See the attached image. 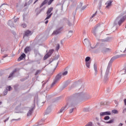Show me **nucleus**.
I'll return each mask as SVG.
<instances>
[{"label":"nucleus","instance_id":"obj_1","mask_svg":"<svg viewBox=\"0 0 126 126\" xmlns=\"http://www.w3.org/2000/svg\"><path fill=\"white\" fill-rule=\"evenodd\" d=\"M118 58H120V55H117L112 57L109 61L105 72V75L104 76V82H106L107 80H108V75L109 74V71H110V68H111V66H112L113 62H114V60L118 59Z\"/></svg>","mask_w":126,"mask_h":126},{"label":"nucleus","instance_id":"obj_2","mask_svg":"<svg viewBox=\"0 0 126 126\" xmlns=\"http://www.w3.org/2000/svg\"><path fill=\"white\" fill-rule=\"evenodd\" d=\"M87 94L83 93H77L73 94V100H77L78 99H83V98H86Z\"/></svg>","mask_w":126,"mask_h":126},{"label":"nucleus","instance_id":"obj_3","mask_svg":"<svg viewBox=\"0 0 126 126\" xmlns=\"http://www.w3.org/2000/svg\"><path fill=\"white\" fill-rule=\"evenodd\" d=\"M53 7H50L48 9V10L46 12L47 16L45 19V20L49 19V18H51L52 17V15H53V13H51L53 11Z\"/></svg>","mask_w":126,"mask_h":126},{"label":"nucleus","instance_id":"obj_4","mask_svg":"<svg viewBox=\"0 0 126 126\" xmlns=\"http://www.w3.org/2000/svg\"><path fill=\"white\" fill-rule=\"evenodd\" d=\"M126 20L125 17H123L122 18H120V17H118L116 18L115 20V22H118V25L121 26L122 24Z\"/></svg>","mask_w":126,"mask_h":126},{"label":"nucleus","instance_id":"obj_5","mask_svg":"<svg viewBox=\"0 0 126 126\" xmlns=\"http://www.w3.org/2000/svg\"><path fill=\"white\" fill-rule=\"evenodd\" d=\"M100 29V24H97L94 27V29L92 31V33H94V36L97 35V33L98 32V30Z\"/></svg>","mask_w":126,"mask_h":126},{"label":"nucleus","instance_id":"obj_6","mask_svg":"<svg viewBox=\"0 0 126 126\" xmlns=\"http://www.w3.org/2000/svg\"><path fill=\"white\" fill-rule=\"evenodd\" d=\"M61 78L62 74H58L55 78V79L54 80V82L51 84V87H53V86H54V85H55V84H56V83H57V82H58V81H59V80H60V79H61Z\"/></svg>","mask_w":126,"mask_h":126},{"label":"nucleus","instance_id":"obj_7","mask_svg":"<svg viewBox=\"0 0 126 126\" xmlns=\"http://www.w3.org/2000/svg\"><path fill=\"white\" fill-rule=\"evenodd\" d=\"M84 44L85 46H87L88 47H90L91 48V44H90V41L87 38H85L84 40Z\"/></svg>","mask_w":126,"mask_h":126},{"label":"nucleus","instance_id":"obj_8","mask_svg":"<svg viewBox=\"0 0 126 126\" xmlns=\"http://www.w3.org/2000/svg\"><path fill=\"white\" fill-rule=\"evenodd\" d=\"M113 2V1L110 0L107 1L105 5L106 6V8H107V9H109V8H110V7H111V6H112V3Z\"/></svg>","mask_w":126,"mask_h":126},{"label":"nucleus","instance_id":"obj_9","mask_svg":"<svg viewBox=\"0 0 126 126\" xmlns=\"http://www.w3.org/2000/svg\"><path fill=\"white\" fill-rule=\"evenodd\" d=\"M33 112H34V107L31 108L29 110V111H28L27 114V117H30V116H32V114L33 113Z\"/></svg>","mask_w":126,"mask_h":126},{"label":"nucleus","instance_id":"obj_10","mask_svg":"<svg viewBox=\"0 0 126 126\" xmlns=\"http://www.w3.org/2000/svg\"><path fill=\"white\" fill-rule=\"evenodd\" d=\"M66 107H67V105H66L64 107H63L58 112V114H61V113H64V112H65V110L67 109Z\"/></svg>","mask_w":126,"mask_h":126},{"label":"nucleus","instance_id":"obj_11","mask_svg":"<svg viewBox=\"0 0 126 126\" xmlns=\"http://www.w3.org/2000/svg\"><path fill=\"white\" fill-rule=\"evenodd\" d=\"M62 29H63V27H61L59 29H58V30H57L56 31H54L53 33V34L54 35H58V34H60V33H61V30H62Z\"/></svg>","mask_w":126,"mask_h":126},{"label":"nucleus","instance_id":"obj_12","mask_svg":"<svg viewBox=\"0 0 126 126\" xmlns=\"http://www.w3.org/2000/svg\"><path fill=\"white\" fill-rule=\"evenodd\" d=\"M31 35H32V32L28 30L25 32V35H24V37H25V36L28 37V36H31Z\"/></svg>","mask_w":126,"mask_h":126},{"label":"nucleus","instance_id":"obj_13","mask_svg":"<svg viewBox=\"0 0 126 126\" xmlns=\"http://www.w3.org/2000/svg\"><path fill=\"white\" fill-rule=\"evenodd\" d=\"M94 75H97V73H98V69H97V65L94 63Z\"/></svg>","mask_w":126,"mask_h":126},{"label":"nucleus","instance_id":"obj_14","mask_svg":"<svg viewBox=\"0 0 126 126\" xmlns=\"http://www.w3.org/2000/svg\"><path fill=\"white\" fill-rule=\"evenodd\" d=\"M17 71L16 69H15L9 75L8 78H11V77H13V75H14V73Z\"/></svg>","mask_w":126,"mask_h":126},{"label":"nucleus","instance_id":"obj_15","mask_svg":"<svg viewBox=\"0 0 126 126\" xmlns=\"http://www.w3.org/2000/svg\"><path fill=\"white\" fill-rule=\"evenodd\" d=\"M26 57V55H25L24 53H23L22 55L20 56V57L18 59V61L19 62H20V61H22V60H23L24 58Z\"/></svg>","mask_w":126,"mask_h":126},{"label":"nucleus","instance_id":"obj_16","mask_svg":"<svg viewBox=\"0 0 126 126\" xmlns=\"http://www.w3.org/2000/svg\"><path fill=\"white\" fill-rule=\"evenodd\" d=\"M31 51V48H30V47L28 46L25 48L24 50V52L25 53V54H27V53L30 52Z\"/></svg>","mask_w":126,"mask_h":126},{"label":"nucleus","instance_id":"obj_17","mask_svg":"<svg viewBox=\"0 0 126 126\" xmlns=\"http://www.w3.org/2000/svg\"><path fill=\"white\" fill-rule=\"evenodd\" d=\"M48 0H44V1L42 2V3L40 6V8H41V7H43V5H45V4H46Z\"/></svg>","mask_w":126,"mask_h":126},{"label":"nucleus","instance_id":"obj_18","mask_svg":"<svg viewBox=\"0 0 126 126\" xmlns=\"http://www.w3.org/2000/svg\"><path fill=\"white\" fill-rule=\"evenodd\" d=\"M111 51V49L110 48H104L102 49V52L103 53H107V52Z\"/></svg>","mask_w":126,"mask_h":126},{"label":"nucleus","instance_id":"obj_19","mask_svg":"<svg viewBox=\"0 0 126 126\" xmlns=\"http://www.w3.org/2000/svg\"><path fill=\"white\" fill-rule=\"evenodd\" d=\"M8 25H9V26H10V27H13V22H12L11 20H9V21L8 22Z\"/></svg>","mask_w":126,"mask_h":126},{"label":"nucleus","instance_id":"obj_20","mask_svg":"<svg viewBox=\"0 0 126 126\" xmlns=\"http://www.w3.org/2000/svg\"><path fill=\"white\" fill-rule=\"evenodd\" d=\"M101 42H102L103 43H106L107 42H110V38L107 37L106 38H105L104 39H102Z\"/></svg>","mask_w":126,"mask_h":126},{"label":"nucleus","instance_id":"obj_21","mask_svg":"<svg viewBox=\"0 0 126 126\" xmlns=\"http://www.w3.org/2000/svg\"><path fill=\"white\" fill-rule=\"evenodd\" d=\"M73 32L71 31H69L67 35V38H70V37H71V36H72V33Z\"/></svg>","mask_w":126,"mask_h":126},{"label":"nucleus","instance_id":"obj_22","mask_svg":"<svg viewBox=\"0 0 126 126\" xmlns=\"http://www.w3.org/2000/svg\"><path fill=\"white\" fill-rule=\"evenodd\" d=\"M126 67L120 71V74H126Z\"/></svg>","mask_w":126,"mask_h":126},{"label":"nucleus","instance_id":"obj_23","mask_svg":"<svg viewBox=\"0 0 126 126\" xmlns=\"http://www.w3.org/2000/svg\"><path fill=\"white\" fill-rule=\"evenodd\" d=\"M49 57H51V56L49 54V53H47L44 56L43 60L45 61V60H47V59H48Z\"/></svg>","mask_w":126,"mask_h":126},{"label":"nucleus","instance_id":"obj_24","mask_svg":"<svg viewBox=\"0 0 126 126\" xmlns=\"http://www.w3.org/2000/svg\"><path fill=\"white\" fill-rule=\"evenodd\" d=\"M90 62H86V65L88 67V68H90Z\"/></svg>","mask_w":126,"mask_h":126},{"label":"nucleus","instance_id":"obj_25","mask_svg":"<svg viewBox=\"0 0 126 126\" xmlns=\"http://www.w3.org/2000/svg\"><path fill=\"white\" fill-rule=\"evenodd\" d=\"M53 53H54V50L51 49L49 50V53H48V54L49 55V56H52V54H53Z\"/></svg>","mask_w":126,"mask_h":126},{"label":"nucleus","instance_id":"obj_26","mask_svg":"<svg viewBox=\"0 0 126 126\" xmlns=\"http://www.w3.org/2000/svg\"><path fill=\"white\" fill-rule=\"evenodd\" d=\"M105 114V116H110L111 115H112V114L111 113V112L110 111H106L104 112Z\"/></svg>","mask_w":126,"mask_h":126},{"label":"nucleus","instance_id":"obj_27","mask_svg":"<svg viewBox=\"0 0 126 126\" xmlns=\"http://www.w3.org/2000/svg\"><path fill=\"white\" fill-rule=\"evenodd\" d=\"M41 70H37L35 73V75H38V74H40L41 73Z\"/></svg>","mask_w":126,"mask_h":126},{"label":"nucleus","instance_id":"obj_28","mask_svg":"<svg viewBox=\"0 0 126 126\" xmlns=\"http://www.w3.org/2000/svg\"><path fill=\"white\" fill-rule=\"evenodd\" d=\"M90 57H87L86 58V59H85V62H90Z\"/></svg>","mask_w":126,"mask_h":126},{"label":"nucleus","instance_id":"obj_29","mask_svg":"<svg viewBox=\"0 0 126 126\" xmlns=\"http://www.w3.org/2000/svg\"><path fill=\"white\" fill-rule=\"evenodd\" d=\"M22 27H23V28H26V27H27V25L25 23L22 24Z\"/></svg>","mask_w":126,"mask_h":126},{"label":"nucleus","instance_id":"obj_30","mask_svg":"<svg viewBox=\"0 0 126 126\" xmlns=\"http://www.w3.org/2000/svg\"><path fill=\"white\" fill-rule=\"evenodd\" d=\"M112 113H113V114H118L119 111L117 110H112Z\"/></svg>","mask_w":126,"mask_h":126},{"label":"nucleus","instance_id":"obj_31","mask_svg":"<svg viewBox=\"0 0 126 126\" xmlns=\"http://www.w3.org/2000/svg\"><path fill=\"white\" fill-rule=\"evenodd\" d=\"M104 120H105V121H108V120H110V117L109 116H105L104 118Z\"/></svg>","mask_w":126,"mask_h":126},{"label":"nucleus","instance_id":"obj_32","mask_svg":"<svg viewBox=\"0 0 126 126\" xmlns=\"http://www.w3.org/2000/svg\"><path fill=\"white\" fill-rule=\"evenodd\" d=\"M59 49H60V44H58L56 46V51H59Z\"/></svg>","mask_w":126,"mask_h":126},{"label":"nucleus","instance_id":"obj_33","mask_svg":"<svg viewBox=\"0 0 126 126\" xmlns=\"http://www.w3.org/2000/svg\"><path fill=\"white\" fill-rule=\"evenodd\" d=\"M100 117H103V116H106V114H105V112H101L100 113Z\"/></svg>","mask_w":126,"mask_h":126},{"label":"nucleus","instance_id":"obj_34","mask_svg":"<svg viewBox=\"0 0 126 126\" xmlns=\"http://www.w3.org/2000/svg\"><path fill=\"white\" fill-rule=\"evenodd\" d=\"M112 123H114V120H110L109 121L106 122V124H112Z\"/></svg>","mask_w":126,"mask_h":126},{"label":"nucleus","instance_id":"obj_35","mask_svg":"<svg viewBox=\"0 0 126 126\" xmlns=\"http://www.w3.org/2000/svg\"><path fill=\"white\" fill-rule=\"evenodd\" d=\"M54 1V0H50L48 2V5H50L52 4V2Z\"/></svg>","mask_w":126,"mask_h":126},{"label":"nucleus","instance_id":"obj_36","mask_svg":"<svg viewBox=\"0 0 126 126\" xmlns=\"http://www.w3.org/2000/svg\"><path fill=\"white\" fill-rule=\"evenodd\" d=\"M62 74L63 76L66 75V74H67V71H65V72H63Z\"/></svg>","mask_w":126,"mask_h":126},{"label":"nucleus","instance_id":"obj_37","mask_svg":"<svg viewBox=\"0 0 126 126\" xmlns=\"http://www.w3.org/2000/svg\"><path fill=\"white\" fill-rule=\"evenodd\" d=\"M86 126H92V123L90 122V123H88V124H87L86 125Z\"/></svg>","mask_w":126,"mask_h":126},{"label":"nucleus","instance_id":"obj_38","mask_svg":"<svg viewBox=\"0 0 126 126\" xmlns=\"http://www.w3.org/2000/svg\"><path fill=\"white\" fill-rule=\"evenodd\" d=\"M97 13V11L95 12V13L94 14L92 17L91 18H93V17H94L95 16V15H96V14Z\"/></svg>","mask_w":126,"mask_h":126},{"label":"nucleus","instance_id":"obj_39","mask_svg":"<svg viewBox=\"0 0 126 126\" xmlns=\"http://www.w3.org/2000/svg\"><path fill=\"white\" fill-rule=\"evenodd\" d=\"M73 110H74V109H73V108L71 109L69 111V113L71 114V113H72V112H73Z\"/></svg>","mask_w":126,"mask_h":126},{"label":"nucleus","instance_id":"obj_40","mask_svg":"<svg viewBox=\"0 0 126 126\" xmlns=\"http://www.w3.org/2000/svg\"><path fill=\"white\" fill-rule=\"evenodd\" d=\"M6 94H7V90H6L4 92V95H6Z\"/></svg>","mask_w":126,"mask_h":126},{"label":"nucleus","instance_id":"obj_41","mask_svg":"<svg viewBox=\"0 0 126 126\" xmlns=\"http://www.w3.org/2000/svg\"><path fill=\"white\" fill-rule=\"evenodd\" d=\"M45 8H46L45 7H44L42 8V9H41L40 10L39 13H40V12H41V11H43V10H44V9H45Z\"/></svg>","mask_w":126,"mask_h":126},{"label":"nucleus","instance_id":"obj_42","mask_svg":"<svg viewBox=\"0 0 126 126\" xmlns=\"http://www.w3.org/2000/svg\"><path fill=\"white\" fill-rule=\"evenodd\" d=\"M19 20V18H17L16 19H15L14 20V22H17V20Z\"/></svg>","mask_w":126,"mask_h":126},{"label":"nucleus","instance_id":"obj_43","mask_svg":"<svg viewBox=\"0 0 126 126\" xmlns=\"http://www.w3.org/2000/svg\"><path fill=\"white\" fill-rule=\"evenodd\" d=\"M67 24L68 26H71V24L70 23V22L68 21Z\"/></svg>","mask_w":126,"mask_h":126},{"label":"nucleus","instance_id":"obj_44","mask_svg":"<svg viewBox=\"0 0 126 126\" xmlns=\"http://www.w3.org/2000/svg\"><path fill=\"white\" fill-rule=\"evenodd\" d=\"M126 108H125V109L123 110V114H125V113H126Z\"/></svg>","mask_w":126,"mask_h":126},{"label":"nucleus","instance_id":"obj_45","mask_svg":"<svg viewBox=\"0 0 126 126\" xmlns=\"http://www.w3.org/2000/svg\"><path fill=\"white\" fill-rule=\"evenodd\" d=\"M9 119V117L7 118V119H6L5 120H4V123H5V122H7V121H8V120Z\"/></svg>","mask_w":126,"mask_h":126},{"label":"nucleus","instance_id":"obj_46","mask_svg":"<svg viewBox=\"0 0 126 126\" xmlns=\"http://www.w3.org/2000/svg\"><path fill=\"white\" fill-rule=\"evenodd\" d=\"M8 91H10V90H11V87L9 86V87H8Z\"/></svg>","mask_w":126,"mask_h":126},{"label":"nucleus","instance_id":"obj_47","mask_svg":"<svg viewBox=\"0 0 126 126\" xmlns=\"http://www.w3.org/2000/svg\"><path fill=\"white\" fill-rule=\"evenodd\" d=\"M33 0H29V3H32Z\"/></svg>","mask_w":126,"mask_h":126},{"label":"nucleus","instance_id":"obj_48","mask_svg":"<svg viewBox=\"0 0 126 126\" xmlns=\"http://www.w3.org/2000/svg\"><path fill=\"white\" fill-rule=\"evenodd\" d=\"M86 8V6H84L82 7V9L83 10L84 9H85Z\"/></svg>","mask_w":126,"mask_h":126},{"label":"nucleus","instance_id":"obj_49","mask_svg":"<svg viewBox=\"0 0 126 126\" xmlns=\"http://www.w3.org/2000/svg\"><path fill=\"white\" fill-rule=\"evenodd\" d=\"M124 104L125 106H126V98L124 100Z\"/></svg>","mask_w":126,"mask_h":126},{"label":"nucleus","instance_id":"obj_50","mask_svg":"<svg viewBox=\"0 0 126 126\" xmlns=\"http://www.w3.org/2000/svg\"><path fill=\"white\" fill-rule=\"evenodd\" d=\"M124 126V124H123V123H120L118 125V126Z\"/></svg>","mask_w":126,"mask_h":126},{"label":"nucleus","instance_id":"obj_51","mask_svg":"<svg viewBox=\"0 0 126 126\" xmlns=\"http://www.w3.org/2000/svg\"><path fill=\"white\" fill-rule=\"evenodd\" d=\"M38 0H35L33 3V4H35V3H36V2H37V1H38Z\"/></svg>","mask_w":126,"mask_h":126},{"label":"nucleus","instance_id":"obj_52","mask_svg":"<svg viewBox=\"0 0 126 126\" xmlns=\"http://www.w3.org/2000/svg\"><path fill=\"white\" fill-rule=\"evenodd\" d=\"M49 23V20H47L46 21H45V24H47V23Z\"/></svg>","mask_w":126,"mask_h":126},{"label":"nucleus","instance_id":"obj_53","mask_svg":"<svg viewBox=\"0 0 126 126\" xmlns=\"http://www.w3.org/2000/svg\"><path fill=\"white\" fill-rule=\"evenodd\" d=\"M19 119H12V121H19Z\"/></svg>","mask_w":126,"mask_h":126},{"label":"nucleus","instance_id":"obj_54","mask_svg":"<svg viewBox=\"0 0 126 126\" xmlns=\"http://www.w3.org/2000/svg\"><path fill=\"white\" fill-rule=\"evenodd\" d=\"M6 57H7V55H5L3 57V58H6Z\"/></svg>","mask_w":126,"mask_h":126},{"label":"nucleus","instance_id":"obj_55","mask_svg":"<svg viewBox=\"0 0 126 126\" xmlns=\"http://www.w3.org/2000/svg\"><path fill=\"white\" fill-rule=\"evenodd\" d=\"M27 5V3H26L25 4L24 6H26Z\"/></svg>","mask_w":126,"mask_h":126},{"label":"nucleus","instance_id":"obj_56","mask_svg":"<svg viewBox=\"0 0 126 126\" xmlns=\"http://www.w3.org/2000/svg\"><path fill=\"white\" fill-rule=\"evenodd\" d=\"M49 110H50V108H48L47 109V111H49Z\"/></svg>","mask_w":126,"mask_h":126},{"label":"nucleus","instance_id":"obj_57","mask_svg":"<svg viewBox=\"0 0 126 126\" xmlns=\"http://www.w3.org/2000/svg\"><path fill=\"white\" fill-rule=\"evenodd\" d=\"M2 103V102L1 101H0V105H1Z\"/></svg>","mask_w":126,"mask_h":126},{"label":"nucleus","instance_id":"obj_58","mask_svg":"<svg viewBox=\"0 0 126 126\" xmlns=\"http://www.w3.org/2000/svg\"><path fill=\"white\" fill-rule=\"evenodd\" d=\"M41 125H42L41 124H39L38 125V126H41Z\"/></svg>","mask_w":126,"mask_h":126},{"label":"nucleus","instance_id":"obj_59","mask_svg":"<svg viewBox=\"0 0 126 126\" xmlns=\"http://www.w3.org/2000/svg\"><path fill=\"white\" fill-rule=\"evenodd\" d=\"M115 25H117V23H115Z\"/></svg>","mask_w":126,"mask_h":126},{"label":"nucleus","instance_id":"obj_60","mask_svg":"<svg viewBox=\"0 0 126 126\" xmlns=\"http://www.w3.org/2000/svg\"><path fill=\"white\" fill-rule=\"evenodd\" d=\"M72 106V105H70V107H71Z\"/></svg>","mask_w":126,"mask_h":126},{"label":"nucleus","instance_id":"obj_61","mask_svg":"<svg viewBox=\"0 0 126 126\" xmlns=\"http://www.w3.org/2000/svg\"><path fill=\"white\" fill-rule=\"evenodd\" d=\"M68 105V104H67V106Z\"/></svg>","mask_w":126,"mask_h":126}]
</instances>
